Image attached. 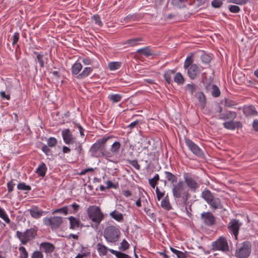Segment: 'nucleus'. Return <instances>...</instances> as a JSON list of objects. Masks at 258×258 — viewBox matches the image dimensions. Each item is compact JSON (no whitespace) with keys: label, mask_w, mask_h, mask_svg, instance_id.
I'll list each match as a JSON object with an SVG mask.
<instances>
[{"label":"nucleus","mask_w":258,"mask_h":258,"mask_svg":"<svg viewBox=\"0 0 258 258\" xmlns=\"http://www.w3.org/2000/svg\"><path fill=\"white\" fill-rule=\"evenodd\" d=\"M201 219L204 224L207 226H212L215 222V218L210 212H203L202 213Z\"/></svg>","instance_id":"2eb2a0df"},{"label":"nucleus","mask_w":258,"mask_h":258,"mask_svg":"<svg viewBox=\"0 0 258 258\" xmlns=\"http://www.w3.org/2000/svg\"><path fill=\"white\" fill-rule=\"evenodd\" d=\"M161 206L166 210L169 211L172 209L168 197L166 196L161 202Z\"/></svg>","instance_id":"72a5a7b5"},{"label":"nucleus","mask_w":258,"mask_h":258,"mask_svg":"<svg viewBox=\"0 0 258 258\" xmlns=\"http://www.w3.org/2000/svg\"><path fill=\"white\" fill-rule=\"evenodd\" d=\"M37 230L35 228L27 229L24 232L17 231L16 235L21 243L26 245L28 242L32 240L37 235Z\"/></svg>","instance_id":"6e6552de"},{"label":"nucleus","mask_w":258,"mask_h":258,"mask_svg":"<svg viewBox=\"0 0 258 258\" xmlns=\"http://www.w3.org/2000/svg\"><path fill=\"white\" fill-rule=\"evenodd\" d=\"M74 144H75V150H76V151L79 153H81V152L82 151V144L80 142L76 141H75Z\"/></svg>","instance_id":"4d7b16f0"},{"label":"nucleus","mask_w":258,"mask_h":258,"mask_svg":"<svg viewBox=\"0 0 258 258\" xmlns=\"http://www.w3.org/2000/svg\"><path fill=\"white\" fill-rule=\"evenodd\" d=\"M252 127L255 131H258V119H255L253 120Z\"/></svg>","instance_id":"774afa93"},{"label":"nucleus","mask_w":258,"mask_h":258,"mask_svg":"<svg viewBox=\"0 0 258 258\" xmlns=\"http://www.w3.org/2000/svg\"><path fill=\"white\" fill-rule=\"evenodd\" d=\"M40 250L46 254H50L53 252L55 247L52 243L48 242H43L39 245Z\"/></svg>","instance_id":"f3484780"},{"label":"nucleus","mask_w":258,"mask_h":258,"mask_svg":"<svg viewBox=\"0 0 258 258\" xmlns=\"http://www.w3.org/2000/svg\"><path fill=\"white\" fill-rule=\"evenodd\" d=\"M73 208V211L70 212V214H75L78 212L80 209V205L76 204V203H74L72 205H70Z\"/></svg>","instance_id":"3c124183"},{"label":"nucleus","mask_w":258,"mask_h":258,"mask_svg":"<svg viewBox=\"0 0 258 258\" xmlns=\"http://www.w3.org/2000/svg\"><path fill=\"white\" fill-rule=\"evenodd\" d=\"M43 224L49 226L52 230L58 228L62 222V217L53 216L50 218L45 217L43 220Z\"/></svg>","instance_id":"f8f14e48"},{"label":"nucleus","mask_w":258,"mask_h":258,"mask_svg":"<svg viewBox=\"0 0 258 258\" xmlns=\"http://www.w3.org/2000/svg\"><path fill=\"white\" fill-rule=\"evenodd\" d=\"M156 194L157 195V198L158 201H160L161 198L164 196V192H161L159 190L158 187L156 188Z\"/></svg>","instance_id":"052dcab7"},{"label":"nucleus","mask_w":258,"mask_h":258,"mask_svg":"<svg viewBox=\"0 0 258 258\" xmlns=\"http://www.w3.org/2000/svg\"><path fill=\"white\" fill-rule=\"evenodd\" d=\"M19 39V34L18 32H16L14 33L12 37V44L14 45L16 43H17Z\"/></svg>","instance_id":"680f3d73"},{"label":"nucleus","mask_w":258,"mask_h":258,"mask_svg":"<svg viewBox=\"0 0 258 258\" xmlns=\"http://www.w3.org/2000/svg\"><path fill=\"white\" fill-rule=\"evenodd\" d=\"M191 56H188L185 60L183 67L187 69V74L189 78L191 80L196 79L203 70V68L196 63H192Z\"/></svg>","instance_id":"20e7f679"},{"label":"nucleus","mask_w":258,"mask_h":258,"mask_svg":"<svg viewBox=\"0 0 258 258\" xmlns=\"http://www.w3.org/2000/svg\"><path fill=\"white\" fill-rule=\"evenodd\" d=\"M211 5L215 8H219L222 6V2L221 0H213L211 3Z\"/></svg>","instance_id":"603ef678"},{"label":"nucleus","mask_w":258,"mask_h":258,"mask_svg":"<svg viewBox=\"0 0 258 258\" xmlns=\"http://www.w3.org/2000/svg\"><path fill=\"white\" fill-rule=\"evenodd\" d=\"M172 5L175 8L181 9L185 7L188 4L187 0H171Z\"/></svg>","instance_id":"bb28decb"},{"label":"nucleus","mask_w":258,"mask_h":258,"mask_svg":"<svg viewBox=\"0 0 258 258\" xmlns=\"http://www.w3.org/2000/svg\"><path fill=\"white\" fill-rule=\"evenodd\" d=\"M164 175L167 180L171 183L172 186H173V184H176L177 177L176 175L168 171H165Z\"/></svg>","instance_id":"5701e85b"},{"label":"nucleus","mask_w":258,"mask_h":258,"mask_svg":"<svg viewBox=\"0 0 258 258\" xmlns=\"http://www.w3.org/2000/svg\"><path fill=\"white\" fill-rule=\"evenodd\" d=\"M42 151L46 155H49L50 152V150L49 149L48 146L46 145H44L41 148Z\"/></svg>","instance_id":"0e129e2a"},{"label":"nucleus","mask_w":258,"mask_h":258,"mask_svg":"<svg viewBox=\"0 0 258 258\" xmlns=\"http://www.w3.org/2000/svg\"><path fill=\"white\" fill-rule=\"evenodd\" d=\"M88 217L94 223L95 227H97L104 218V214L100 208L96 206H91L87 210Z\"/></svg>","instance_id":"423d86ee"},{"label":"nucleus","mask_w":258,"mask_h":258,"mask_svg":"<svg viewBox=\"0 0 258 258\" xmlns=\"http://www.w3.org/2000/svg\"><path fill=\"white\" fill-rule=\"evenodd\" d=\"M195 96L198 99L201 107L203 108L206 103V98L204 94L202 92H198L196 93Z\"/></svg>","instance_id":"c756f323"},{"label":"nucleus","mask_w":258,"mask_h":258,"mask_svg":"<svg viewBox=\"0 0 258 258\" xmlns=\"http://www.w3.org/2000/svg\"><path fill=\"white\" fill-rule=\"evenodd\" d=\"M251 251V243L248 241H245L237 246L235 256L237 258H247L250 255Z\"/></svg>","instance_id":"0eeeda50"},{"label":"nucleus","mask_w":258,"mask_h":258,"mask_svg":"<svg viewBox=\"0 0 258 258\" xmlns=\"http://www.w3.org/2000/svg\"><path fill=\"white\" fill-rule=\"evenodd\" d=\"M120 146L119 142H114L111 146L110 150H106V154H104L105 159L111 162H116V154L118 153Z\"/></svg>","instance_id":"1a4fd4ad"},{"label":"nucleus","mask_w":258,"mask_h":258,"mask_svg":"<svg viewBox=\"0 0 258 258\" xmlns=\"http://www.w3.org/2000/svg\"><path fill=\"white\" fill-rule=\"evenodd\" d=\"M20 252L19 258H28V253L25 247L21 246L19 247Z\"/></svg>","instance_id":"37998d69"},{"label":"nucleus","mask_w":258,"mask_h":258,"mask_svg":"<svg viewBox=\"0 0 258 258\" xmlns=\"http://www.w3.org/2000/svg\"><path fill=\"white\" fill-rule=\"evenodd\" d=\"M201 197L209 205L213 211L222 209L223 208L220 199L209 189L204 190L202 192Z\"/></svg>","instance_id":"7ed1b4c3"},{"label":"nucleus","mask_w":258,"mask_h":258,"mask_svg":"<svg viewBox=\"0 0 258 258\" xmlns=\"http://www.w3.org/2000/svg\"><path fill=\"white\" fill-rule=\"evenodd\" d=\"M206 88L207 90L210 91L211 95L215 97H218L220 95V91L219 89L215 85L209 84L206 86Z\"/></svg>","instance_id":"4be33fe9"},{"label":"nucleus","mask_w":258,"mask_h":258,"mask_svg":"<svg viewBox=\"0 0 258 258\" xmlns=\"http://www.w3.org/2000/svg\"><path fill=\"white\" fill-rule=\"evenodd\" d=\"M0 218L2 219L6 223L10 224L11 220L7 214L5 210L0 207Z\"/></svg>","instance_id":"4c0bfd02"},{"label":"nucleus","mask_w":258,"mask_h":258,"mask_svg":"<svg viewBox=\"0 0 258 258\" xmlns=\"http://www.w3.org/2000/svg\"><path fill=\"white\" fill-rule=\"evenodd\" d=\"M109 251L112 254L115 255L116 258H131L128 255L120 251H117L114 249H110Z\"/></svg>","instance_id":"f704fd0d"},{"label":"nucleus","mask_w":258,"mask_h":258,"mask_svg":"<svg viewBox=\"0 0 258 258\" xmlns=\"http://www.w3.org/2000/svg\"><path fill=\"white\" fill-rule=\"evenodd\" d=\"M236 117L235 112L228 111L225 113H221L218 119L221 120L233 119Z\"/></svg>","instance_id":"aec40b11"},{"label":"nucleus","mask_w":258,"mask_h":258,"mask_svg":"<svg viewBox=\"0 0 258 258\" xmlns=\"http://www.w3.org/2000/svg\"><path fill=\"white\" fill-rule=\"evenodd\" d=\"M56 213H62L64 215H67L69 212V207L68 206H64L62 208L55 209V210L53 211L52 213L55 214Z\"/></svg>","instance_id":"79ce46f5"},{"label":"nucleus","mask_w":258,"mask_h":258,"mask_svg":"<svg viewBox=\"0 0 258 258\" xmlns=\"http://www.w3.org/2000/svg\"><path fill=\"white\" fill-rule=\"evenodd\" d=\"M201 58L203 63H208L211 60V56L208 54H203L201 55Z\"/></svg>","instance_id":"09e8293b"},{"label":"nucleus","mask_w":258,"mask_h":258,"mask_svg":"<svg viewBox=\"0 0 258 258\" xmlns=\"http://www.w3.org/2000/svg\"><path fill=\"white\" fill-rule=\"evenodd\" d=\"M34 53L36 55L37 59L39 63L40 67L41 68L44 67V60H43V55L40 53H39L37 52H34Z\"/></svg>","instance_id":"a18cd8bd"},{"label":"nucleus","mask_w":258,"mask_h":258,"mask_svg":"<svg viewBox=\"0 0 258 258\" xmlns=\"http://www.w3.org/2000/svg\"><path fill=\"white\" fill-rule=\"evenodd\" d=\"M172 192L177 206L181 210L186 209L185 206L190 195L188 191L185 190L183 182L179 181L176 184H173Z\"/></svg>","instance_id":"f257e3e1"},{"label":"nucleus","mask_w":258,"mask_h":258,"mask_svg":"<svg viewBox=\"0 0 258 258\" xmlns=\"http://www.w3.org/2000/svg\"><path fill=\"white\" fill-rule=\"evenodd\" d=\"M174 73V71L173 70H169L164 73V78L168 84H171L172 81L171 75L173 74Z\"/></svg>","instance_id":"a19ab883"},{"label":"nucleus","mask_w":258,"mask_h":258,"mask_svg":"<svg viewBox=\"0 0 258 258\" xmlns=\"http://www.w3.org/2000/svg\"><path fill=\"white\" fill-rule=\"evenodd\" d=\"M110 216L118 222H122L123 221V216L122 214L116 210H114L109 214Z\"/></svg>","instance_id":"b1692460"},{"label":"nucleus","mask_w":258,"mask_h":258,"mask_svg":"<svg viewBox=\"0 0 258 258\" xmlns=\"http://www.w3.org/2000/svg\"><path fill=\"white\" fill-rule=\"evenodd\" d=\"M110 138L109 137H104L99 139L93 144L89 151L91 156L94 157H103L105 158L104 154H106V151L105 144Z\"/></svg>","instance_id":"f03ea898"},{"label":"nucleus","mask_w":258,"mask_h":258,"mask_svg":"<svg viewBox=\"0 0 258 258\" xmlns=\"http://www.w3.org/2000/svg\"><path fill=\"white\" fill-rule=\"evenodd\" d=\"M213 249L226 251L228 250L229 247L226 239L224 237H219L217 240L213 242Z\"/></svg>","instance_id":"ddd939ff"},{"label":"nucleus","mask_w":258,"mask_h":258,"mask_svg":"<svg viewBox=\"0 0 258 258\" xmlns=\"http://www.w3.org/2000/svg\"><path fill=\"white\" fill-rule=\"evenodd\" d=\"M82 69V65L81 63L76 62L74 63L71 68V72L73 75H77L79 74V72Z\"/></svg>","instance_id":"c85d7f7f"},{"label":"nucleus","mask_w":258,"mask_h":258,"mask_svg":"<svg viewBox=\"0 0 258 258\" xmlns=\"http://www.w3.org/2000/svg\"><path fill=\"white\" fill-rule=\"evenodd\" d=\"M228 2L237 5H244L247 3L248 0H228Z\"/></svg>","instance_id":"bf43d9fd"},{"label":"nucleus","mask_w":258,"mask_h":258,"mask_svg":"<svg viewBox=\"0 0 258 258\" xmlns=\"http://www.w3.org/2000/svg\"><path fill=\"white\" fill-rule=\"evenodd\" d=\"M68 219L70 221L71 229H74L79 227L80 221L79 219L73 216H70Z\"/></svg>","instance_id":"7c9ffc66"},{"label":"nucleus","mask_w":258,"mask_h":258,"mask_svg":"<svg viewBox=\"0 0 258 258\" xmlns=\"http://www.w3.org/2000/svg\"><path fill=\"white\" fill-rule=\"evenodd\" d=\"M243 112L246 116L247 115H255L257 114V111L255 110V108L252 106H247L244 108Z\"/></svg>","instance_id":"2f4dec72"},{"label":"nucleus","mask_w":258,"mask_h":258,"mask_svg":"<svg viewBox=\"0 0 258 258\" xmlns=\"http://www.w3.org/2000/svg\"><path fill=\"white\" fill-rule=\"evenodd\" d=\"M197 86L194 84H188L185 86V90L189 93L191 95H193L194 93L196 91Z\"/></svg>","instance_id":"58836bf2"},{"label":"nucleus","mask_w":258,"mask_h":258,"mask_svg":"<svg viewBox=\"0 0 258 258\" xmlns=\"http://www.w3.org/2000/svg\"><path fill=\"white\" fill-rule=\"evenodd\" d=\"M242 224L241 221L236 219H231L228 223L227 227L228 231L233 236L235 240L238 238L239 231Z\"/></svg>","instance_id":"9b49d317"},{"label":"nucleus","mask_w":258,"mask_h":258,"mask_svg":"<svg viewBox=\"0 0 258 258\" xmlns=\"http://www.w3.org/2000/svg\"><path fill=\"white\" fill-rule=\"evenodd\" d=\"M129 163L133 166L135 169L137 170H140V165L139 164L137 160H133L129 161Z\"/></svg>","instance_id":"13d9d810"},{"label":"nucleus","mask_w":258,"mask_h":258,"mask_svg":"<svg viewBox=\"0 0 258 258\" xmlns=\"http://www.w3.org/2000/svg\"><path fill=\"white\" fill-rule=\"evenodd\" d=\"M92 18H93V20L95 22V23L96 25H98L99 26H102L103 23L101 22L100 17L98 15H94Z\"/></svg>","instance_id":"5fc2aeb1"},{"label":"nucleus","mask_w":258,"mask_h":258,"mask_svg":"<svg viewBox=\"0 0 258 258\" xmlns=\"http://www.w3.org/2000/svg\"><path fill=\"white\" fill-rule=\"evenodd\" d=\"M93 71V69L91 67H85L83 71L77 76V79L81 80L88 77Z\"/></svg>","instance_id":"cd10ccee"},{"label":"nucleus","mask_w":258,"mask_h":258,"mask_svg":"<svg viewBox=\"0 0 258 258\" xmlns=\"http://www.w3.org/2000/svg\"><path fill=\"white\" fill-rule=\"evenodd\" d=\"M224 127L228 130H234L236 128L241 127V124L239 121H226L223 123Z\"/></svg>","instance_id":"a211bd4d"},{"label":"nucleus","mask_w":258,"mask_h":258,"mask_svg":"<svg viewBox=\"0 0 258 258\" xmlns=\"http://www.w3.org/2000/svg\"><path fill=\"white\" fill-rule=\"evenodd\" d=\"M130 247V244L128 242L125 240L123 239L121 242L120 243V245L118 247L119 249L121 251H124L126 250Z\"/></svg>","instance_id":"c03bdc74"},{"label":"nucleus","mask_w":258,"mask_h":258,"mask_svg":"<svg viewBox=\"0 0 258 258\" xmlns=\"http://www.w3.org/2000/svg\"><path fill=\"white\" fill-rule=\"evenodd\" d=\"M17 188L20 190H30L31 188L30 186L26 185L25 183L21 182L17 185Z\"/></svg>","instance_id":"de8ad7c7"},{"label":"nucleus","mask_w":258,"mask_h":258,"mask_svg":"<svg viewBox=\"0 0 258 258\" xmlns=\"http://www.w3.org/2000/svg\"><path fill=\"white\" fill-rule=\"evenodd\" d=\"M224 104L225 106L227 107L232 108L236 105V103L232 100L229 99H225Z\"/></svg>","instance_id":"864d4df0"},{"label":"nucleus","mask_w":258,"mask_h":258,"mask_svg":"<svg viewBox=\"0 0 258 258\" xmlns=\"http://www.w3.org/2000/svg\"><path fill=\"white\" fill-rule=\"evenodd\" d=\"M14 184L12 181H9L7 183L8 189L9 192H12L13 190Z\"/></svg>","instance_id":"338daca9"},{"label":"nucleus","mask_w":258,"mask_h":258,"mask_svg":"<svg viewBox=\"0 0 258 258\" xmlns=\"http://www.w3.org/2000/svg\"><path fill=\"white\" fill-rule=\"evenodd\" d=\"M121 67V63L118 61H112L108 64V69L110 71H115L119 69Z\"/></svg>","instance_id":"ea45409f"},{"label":"nucleus","mask_w":258,"mask_h":258,"mask_svg":"<svg viewBox=\"0 0 258 258\" xmlns=\"http://www.w3.org/2000/svg\"><path fill=\"white\" fill-rule=\"evenodd\" d=\"M183 178L185 184L191 191L195 192L200 187V183L196 176L184 173Z\"/></svg>","instance_id":"9d476101"},{"label":"nucleus","mask_w":258,"mask_h":258,"mask_svg":"<svg viewBox=\"0 0 258 258\" xmlns=\"http://www.w3.org/2000/svg\"><path fill=\"white\" fill-rule=\"evenodd\" d=\"M47 146L49 147H54L57 144V140L55 138L50 137L47 141Z\"/></svg>","instance_id":"8fccbe9b"},{"label":"nucleus","mask_w":258,"mask_h":258,"mask_svg":"<svg viewBox=\"0 0 258 258\" xmlns=\"http://www.w3.org/2000/svg\"><path fill=\"white\" fill-rule=\"evenodd\" d=\"M31 258H44V255L41 250H36L32 253Z\"/></svg>","instance_id":"49530a36"},{"label":"nucleus","mask_w":258,"mask_h":258,"mask_svg":"<svg viewBox=\"0 0 258 258\" xmlns=\"http://www.w3.org/2000/svg\"><path fill=\"white\" fill-rule=\"evenodd\" d=\"M143 41L142 37H136L127 40L124 44L127 45L128 46L132 47L139 45L141 42Z\"/></svg>","instance_id":"412c9836"},{"label":"nucleus","mask_w":258,"mask_h":258,"mask_svg":"<svg viewBox=\"0 0 258 258\" xmlns=\"http://www.w3.org/2000/svg\"><path fill=\"white\" fill-rule=\"evenodd\" d=\"M185 143L188 149L195 155L198 157H202L204 156V153L202 150L192 141L185 138Z\"/></svg>","instance_id":"4468645a"},{"label":"nucleus","mask_w":258,"mask_h":258,"mask_svg":"<svg viewBox=\"0 0 258 258\" xmlns=\"http://www.w3.org/2000/svg\"><path fill=\"white\" fill-rule=\"evenodd\" d=\"M110 249L101 243L97 244V250L100 256H104L107 254V251Z\"/></svg>","instance_id":"393cba45"},{"label":"nucleus","mask_w":258,"mask_h":258,"mask_svg":"<svg viewBox=\"0 0 258 258\" xmlns=\"http://www.w3.org/2000/svg\"><path fill=\"white\" fill-rule=\"evenodd\" d=\"M108 98L112 103H117L122 99V96L119 94H113L108 95Z\"/></svg>","instance_id":"e433bc0d"},{"label":"nucleus","mask_w":258,"mask_h":258,"mask_svg":"<svg viewBox=\"0 0 258 258\" xmlns=\"http://www.w3.org/2000/svg\"><path fill=\"white\" fill-rule=\"evenodd\" d=\"M174 81L178 85H182L184 83L185 80L180 73H177L174 77Z\"/></svg>","instance_id":"473e14b6"},{"label":"nucleus","mask_w":258,"mask_h":258,"mask_svg":"<svg viewBox=\"0 0 258 258\" xmlns=\"http://www.w3.org/2000/svg\"><path fill=\"white\" fill-rule=\"evenodd\" d=\"M61 135L63 141L66 144H72L75 142L76 138L69 128L63 130Z\"/></svg>","instance_id":"dca6fc26"},{"label":"nucleus","mask_w":258,"mask_h":258,"mask_svg":"<svg viewBox=\"0 0 258 258\" xmlns=\"http://www.w3.org/2000/svg\"><path fill=\"white\" fill-rule=\"evenodd\" d=\"M0 96L2 99H5L7 100L10 99V95L9 94H6L5 91H2L0 92Z\"/></svg>","instance_id":"e2e57ef3"},{"label":"nucleus","mask_w":258,"mask_h":258,"mask_svg":"<svg viewBox=\"0 0 258 258\" xmlns=\"http://www.w3.org/2000/svg\"><path fill=\"white\" fill-rule=\"evenodd\" d=\"M121 233L118 226L108 225L103 231V237L108 243H115L119 240Z\"/></svg>","instance_id":"39448f33"},{"label":"nucleus","mask_w":258,"mask_h":258,"mask_svg":"<svg viewBox=\"0 0 258 258\" xmlns=\"http://www.w3.org/2000/svg\"><path fill=\"white\" fill-rule=\"evenodd\" d=\"M83 251H84V250H82L81 253L77 254L75 258H83L84 257L88 256V255L90 253V252H86V251L84 252Z\"/></svg>","instance_id":"69168bd1"},{"label":"nucleus","mask_w":258,"mask_h":258,"mask_svg":"<svg viewBox=\"0 0 258 258\" xmlns=\"http://www.w3.org/2000/svg\"><path fill=\"white\" fill-rule=\"evenodd\" d=\"M47 168L45 164L43 162L41 163L37 168L36 169L35 172L39 176L44 177L45 175Z\"/></svg>","instance_id":"a878e982"},{"label":"nucleus","mask_w":258,"mask_h":258,"mask_svg":"<svg viewBox=\"0 0 258 258\" xmlns=\"http://www.w3.org/2000/svg\"><path fill=\"white\" fill-rule=\"evenodd\" d=\"M29 211L30 215L35 219L40 218L43 214V211L37 207H32Z\"/></svg>","instance_id":"6ab92c4d"},{"label":"nucleus","mask_w":258,"mask_h":258,"mask_svg":"<svg viewBox=\"0 0 258 258\" xmlns=\"http://www.w3.org/2000/svg\"><path fill=\"white\" fill-rule=\"evenodd\" d=\"M137 52L143 54L146 56H149L152 54V53L148 47H143L137 50Z\"/></svg>","instance_id":"c9c22d12"},{"label":"nucleus","mask_w":258,"mask_h":258,"mask_svg":"<svg viewBox=\"0 0 258 258\" xmlns=\"http://www.w3.org/2000/svg\"><path fill=\"white\" fill-rule=\"evenodd\" d=\"M229 10L231 13H237L240 11V8L236 5H231L229 7Z\"/></svg>","instance_id":"6e6d98bb"}]
</instances>
